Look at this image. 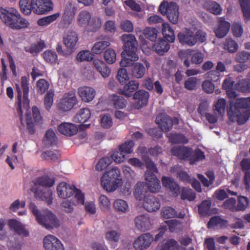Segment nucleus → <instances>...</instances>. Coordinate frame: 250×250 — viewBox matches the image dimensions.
Masks as SVG:
<instances>
[{
	"mask_svg": "<svg viewBox=\"0 0 250 250\" xmlns=\"http://www.w3.org/2000/svg\"><path fill=\"white\" fill-rule=\"evenodd\" d=\"M143 158L145 159L144 156ZM144 160L146 162V168L145 177L148 188L151 192H158L161 189V186L160 180L155 175V173L158 172L157 168L154 163L151 161H149L148 159Z\"/></svg>",
	"mask_w": 250,
	"mask_h": 250,
	"instance_id": "6e6552de",
	"label": "nucleus"
},
{
	"mask_svg": "<svg viewBox=\"0 0 250 250\" xmlns=\"http://www.w3.org/2000/svg\"><path fill=\"white\" fill-rule=\"evenodd\" d=\"M114 209L120 213H126L129 211L128 205L126 201L117 199L113 203Z\"/></svg>",
	"mask_w": 250,
	"mask_h": 250,
	"instance_id": "e433bc0d",
	"label": "nucleus"
},
{
	"mask_svg": "<svg viewBox=\"0 0 250 250\" xmlns=\"http://www.w3.org/2000/svg\"><path fill=\"white\" fill-rule=\"evenodd\" d=\"M121 40L124 44L125 49L121 54L122 59L120 62V66L128 67L133 64V62L139 59L135 52L137 41L132 34H124L121 37Z\"/></svg>",
	"mask_w": 250,
	"mask_h": 250,
	"instance_id": "7ed1b4c3",
	"label": "nucleus"
},
{
	"mask_svg": "<svg viewBox=\"0 0 250 250\" xmlns=\"http://www.w3.org/2000/svg\"><path fill=\"white\" fill-rule=\"evenodd\" d=\"M91 116V111L87 108L80 109L73 118V121L76 123L83 124L87 122Z\"/></svg>",
	"mask_w": 250,
	"mask_h": 250,
	"instance_id": "f704fd0d",
	"label": "nucleus"
},
{
	"mask_svg": "<svg viewBox=\"0 0 250 250\" xmlns=\"http://www.w3.org/2000/svg\"><path fill=\"white\" fill-rule=\"evenodd\" d=\"M162 34L164 38L169 42H173L175 40L174 31L167 22L162 23Z\"/></svg>",
	"mask_w": 250,
	"mask_h": 250,
	"instance_id": "58836bf2",
	"label": "nucleus"
},
{
	"mask_svg": "<svg viewBox=\"0 0 250 250\" xmlns=\"http://www.w3.org/2000/svg\"><path fill=\"white\" fill-rule=\"evenodd\" d=\"M78 40L77 33L73 31L65 32L63 36V43L71 53L75 50Z\"/></svg>",
	"mask_w": 250,
	"mask_h": 250,
	"instance_id": "dca6fc26",
	"label": "nucleus"
},
{
	"mask_svg": "<svg viewBox=\"0 0 250 250\" xmlns=\"http://www.w3.org/2000/svg\"><path fill=\"white\" fill-rule=\"evenodd\" d=\"M145 184L143 182H138L135 187L134 194L135 198L139 201L144 198V193L146 191Z\"/></svg>",
	"mask_w": 250,
	"mask_h": 250,
	"instance_id": "864d4df0",
	"label": "nucleus"
},
{
	"mask_svg": "<svg viewBox=\"0 0 250 250\" xmlns=\"http://www.w3.org/2000/svg\"><path fill=\"white\" fill-rule=\"evenodd\" d=\"M102 22L101 18L98 16L91 15V19L86 28L88 31L95 32L102 26Z\"/></svg>",
	"mask_w": 250,
	"mask_h": 250,
	"instance_id": "a19ab883",
	"label": "nucleus"
},
{
	"mask_svg": "<svg viewBox=\"0 0 250 250\" xmlns=\"http://www.w3.org/2000/svg\"><path fill=\"white\" fill-rule=\"evenodd\" d=\"M104 58L106 63L111 64L116 61V53L112 48H108L105 50L104 54Z\"/></svg>",
	"mask_w": 250,
	"mask_h": 250,
	"instance_id": "13d9d810",
	"label": "nucleus"
},
{
	"mask_svg": "<svg viewBox=\"0 0 250 250\" xmlns=\"http://www.w3.org/2000/svg\"><path fill=\"white\" fill-rule=\"evenodd\" d=\"M32 110V115L26 113V121L23 120L24 124L26 123L29 129L32 127L33 119L37 122H39L41 119L39 110L36 106H33Z\"/></svg>",
	"mask_w": 250,
	"mask_h": 250,
	"instance_id": "2f4dec72",
	"label": "nucleus"
},
{
	"mask_svg": "<svg viewBox=\"0 0 250 250\" xmlns=\"http://www.w3.org/2000/svg\"><path fill=\"white\" fill-rule=\"evenodd\" d=\"M203 6L207 10L214 15H219L222 12V8L220 5L214 1L208 0L205 1Z\"/></svg>",
	"mask_w": 250,
	"mask_h": 250,
	"instance_id": "4c0bfd02",
	"label": "nucleus"
},
{
	"mask_svg": "<svg viewBox=\"0 0 250 250\" xmlns=\"http://www.w3.org/2000/svg\"><path fill=\"white\" fill-rule=\"evenodd\" d=\"M179 42L190 46L194 45L197 42H203L207 39L206 33L202 30L197 31L195 34L187 28L181 31L178 35Z\"/></svg>",
	"mask_w": 250,
	"mask_h": 250,
	"instance_id": "1a4fd4ad",
	"label": "nucleus"
},
{
	"mask_svg": "<svg viewBox=\"0 0 250 250\" xmlns=\"http://www.w3.org/2000/svg\"><path fill=\"white\" fill-rule=\"evenodd\" d=\"M58 131L66 136L75 135L78 131V127L73 124L64 122L58 125Z\"/></svg>",
	"mask_w": 250,
	"mask_h": 250,
	"instance_id": "b1692460",
	"label": "nucleus"
},
{
	"mask_svg": "<svg viewBox=\"0 0 250 250\" xmlns=\"http://www.w3.org/2000/svg\"><path fill=\"white\" fill-rule=\"evenodd\" d=\"M120 176V170L116 167L105 171L101 178V185L104 189L107 192L116 190L122 183Z\"/></svg>",
	"mask_w": 250,
	"mask_h": 250,
	"instance_id": "39448f33",
	"label": "nucleus"
},
{
	"mask_svg": "<svg viewBox=\"0 0 250 250\" xmlns=\"http://www.w3.org/2000/svg\"><path fill=\"white\" fill-rule=\"evenodd\" d=\"M136 228L142 231L149 229L152 225V220L147 214H140L134 218Z\"/></svg>",
	"mask_w": 250,
	"mask_h": 250,
	"instance_id": "a211bd4d",
	"label": "nucleus"
},
{
	"mask_svg": "<svg viewBox=\"0 0 250 250\" xmlns=\"http://www.w3.org/2000/svg\"><path fill=\"white\" fill-rule=\"evenodd\" d=\"M52 195L53 192L50 189H38L34 192V196L37 199L42 200L48 205L52 203Z\"/></svg>",
	"mask_w": 250,
	"mask_h": 250,
	"instance_id": "393cba45",
	"label": "nucleus"
},
{
	"mask_svg": "<svg viewBox=\"0 0 250 250\" xmlns=\"http://www.w3.org/2000/svg\"><path fill=\"white\" fill-rule=\"evenodd\" d=\"M227 111L230 120L244 124L250 116V98L238 99L234 105L230 103Z\"/></svg>",
	"mask_w": 250,
	"mask_h": 250,
	"instance_id": "f03ea898",
	"label": "nucleus"
},
{
	"mask_svg": "<svg viewBox=\"0 0 250 250\" xmlns=\"http://www.w3.org/2000/svg\"><path fill=\"white\" fill-rule=\"evenodd\" d=\"M8 226L11 230H14L19 235L26 237L29 234L28 231L25 229L24 226L15 219L10 220Z\"/></svg>",
	"mask_w": 250,
	"mask_h": 250,
	"instance_id": "cd10ccee",
	"label": "nucleus"
},
{
	"mask_svg": "<svg viewBox=\"0 0 250 250\" xmlns=\"http://www.w3.org/2000/svg\"><path fill=\"white\" fill-rule=\"evenodd\" d=\"M0 19L5 26L13 30H21L30 25L28 20L13 7L0 8Z\"/></svg>",
	"mask_w": 250,
	"mask_h": 250,
	"instance_id": "f257e3e1",
	"label": "nucleus"
},
{
	"mask_svg": "<svg viewBox=\"0 0 250 250\" xmlns=\"http://www.w3.org/2000/svg\"><path fill=\"white\" fill-rule=\"evenodd\" d=\"M91 13L87 10L81 11L76 17L77 24L80 27L86 29L91 19Z\"/></svg>",
	"mask_w": 250,
	"mask_h": 250,
	"instance_id": "7c9ffc66",
	"label": "nucleus"
},
{
	"mask_svg": "<svg viewBox=\"0 0 250 250\" xmlns=\"http://www.w3.org/2000/svg\"><path fill=\"white\" fill-rule=\"evenodd\" d=\"M32 10L37 14H44L53 9V3L51 0H31Z\"/></svg>",
	"mask_w": 250,
	"mask_h": 250,
	"instance_id": "2eb2a0df",
	"label": "nucleus"
},
{
	"mask_svg": "<svg viewBox=\"0 0 250 250\" xmlns=\"http://www.w3.org/2000/svg\"><path fill=\"white\" fill-rule=\"evenodd\" d=\"M121 234L118 230L109 229L105 234V238L110 242H118L120 238Z\"/></svg>",
	"mask_w": 250,
	"mask_h": 250,
	"instance_id": "6e6d98bb",
	"label": "nucleus"
},
{
	"mask_svg": "<svg viewBox=\"0 0 250 250\" xmlns=\"http://www.w3.org/2000/svg\"><path fill=\"white\" fill-rule=\"evenodd\" d=\"M77 10V7L75 3L69 2L66 4L62 17V21L66 26L72 23Z\"/></svg>",
	"mask_w": 250,
	"mask_h": 250,
	"instance_id": "f3484780",
	"label": "nucleus"
},
{
	"mask_svg": "<svg viewBox=\"0 0 250 250\" xmlns=\"http://www.w3.org/2000/svg\"><path fill=\"white\" fill-rule=\"evenodd\" d=\"M92 63L96 70L103 78H106L109 76L111 69L102 60L95 59L93 60Z\"/></svg>",
	"mask_w": 250,
	"mask_h": 250,
	"instance_id": "a878e982",
	"label": "nucleus"
},
{
	"mask_svg": "<svg viewBox=\"0 0 250 250\" xmlns=\"http://www.w3.org/2000/svg\"><path fill=\"white\" fill-rule=\"evenodd\" d=\"M44 60L48 63L55 64L58 62L57 53L51 50H46L42 54Z\"/></svg>",
	"mask_w": 250,
	"mask_h": 250,
	"instance_id": "3c124183",
	"label": "nucleus"
},
{
	"mask_svg": "<svg viewBox=\"0 0 250 250\" xmlns=\"http://www.w3.org/2000/svg\"><path fill=\"white\" fill-rule=\"evenodd\" d=\"M29 209L35 216L37 222L46 229H50L60 226L59 220L50 210L41 211L34 203L30 204Z\"/></svg>",
	"mask_w": 250,
	"mask_h": 250,
	"instance_id": "20e7f679",
	"label": "nucleus"
},
{
	"mask_svg": "<svg viewBox=\"0 0 250 250\" xmlns=\"http://www.w3.org/2000/svg\"><path fill=\"white\" fill-rule=\"evenodd\" d=\"M169 229L171 232H177L183 228L182 224L177 220H171L166 222Z\"/></svg>",
	"mask_w": 250,
	"mask_h": 250,
	"instance_id": "774afa93",
	"label": "nucleus"
},
{
	"mask_svg": "<svg viewBox=\"0 0 250 250\" xmlns=\"http://www.w3.org/2000/svg\"><path fill=\"white\" fill-rule=\"evenodd\" d=\"M156 122L164 131H168L172 127V119L167 115L162 114L158 116L156 119Z\"/></svg>",
	"mask_w": 250,
	"mask_h": 250,
	"instance_id": "c756f323",
	"label": "nucleus"
},
{
	"mask_svg": "<svg viewBox=\"0 0 250 250\" xmlns=\"http://www.w3.org/2000/svg\"><path fill=\"white\" fill-rule=\"evenodd\" d=\"M158 249L161 250H187L183 247L178 246L177 242L173 239L164 240L159 244Z\"/></svg>",
	"mask_w": 250,
	"mask_h": 250,
	"instance_id": "72a5a7b5",
	"label": "nucleus"
},
{
	"mask_svg": "<svg viewBox=\"0 0 250 250\" xmlns=\"http://www.w3.org/2000/svg\"><path fill=\"white\" fill-rule=\"evenodd\" d=\"M239 3L245 19L250 20V0H239Z\"/></svg>",
	"mask_w": 250,
	"mask_h": 250,
	"instance_id": "5fc2aeb1",
	"label": "nucleus"
},
{
	"mask_svg": "<svg viewBox=\"0 0 250 250\" xmlns=\"http://www.w3.org/2000/svg\"><path fill=\"white\" fill-rule=\"evenodd\" d=\"M100 125L104 128H109L113 125L111 116L108 113H104L100 115Z\"/></svg>",
	"mask_w": 250,
	"mask_h": 250,
	"instance_id": "603ef678",
	"label": "nucleus"
},
{
	"mask_svg": "<svg viewBox=\"0 0 250 250\" xmlns=\"http://www.w3.org/2000/svg\"><path fill=\"white\" fill-rule=\"evenodd\" d=\"M54 179L47 176H43L39 177L35 182V184L46 187H51L54 185Z\"/></svg>",
	"mask_w": 250,
	"mask_h": 250,
	"instance_id": "bf43d9fd",
	"label": "nucleus"
},
{
	"mask_svg": "<svg viewBox=\"0 0 250 250\" xmlns=\"http://www.w3.org/2000/svg\"><path fill=\"white\" fill-rule=\"evenodd\" d=\"M159 11L162 15L166 14L168 20L173 24L178 23L179 13V8L176 3L164 1L160 4Z\"/></svg>",
	"mask_w": 250,
	"mask_h": 250,
	"instance_id": "f8f14e48",
	"label": "nucleus"
},
{
	"mask_svg": "<svg viewBox=\"0 0 250 250\" xmlns=\"http://www.w3.org/2000/svg\"><path fill=\"white\" fill-rule=\"evenodd\" d=\"M149 96V93L146 91L139 90L136 92L133 95V99L135 100L134 107L139 109L146 105Z\"/></svg>",
	"mask_w": 250,
	"mask_h": 250,
	"instance_id": "412c9836",
	"label": "nucleus"
},
{
	"mask_svg": "<svg viewBox=\"0 0 250 250\" xmlns=\"http://www.w3.org/2000/svg\"><path fill=\"white\" fill-rule=\"evenodd\" d=\"M112 159L117 164L124 162L126 159V155L122 152V150L118 149L113 152L111 155Z\"/></svg>",
	"mask_w": 250,
	"mask_h": 250,
	"instance_id": "4d7b16f0",
	"label": "nucleus"
},
{
	"mask_svg": "<svg viewBox=\"0 0 250 250\" xmlns=\"http://www.w3.org/2000/svg\"><path fill=\"white\" fill-rule=\"evenodd\" d=\"M146 72V68L140 62L133 63L131 73L132 76L135 78L140 79L143 77Z\"/></svg>",
	"mask_w": 250,
	"mask_h": 250,
	"instance_id": "ea45409f",
	"label": "nucleus"
},
{
	"mask_svg": "<svg viewBox=\"0 0 250 250\" xmlns=\"http://www.w3.org/2000/svg\"><path fill=\"white\" fill-rule=\"evenodd\" d=\"M57 138L54 132L51 129L48 130L45 133L44 139V143L46 146L56 145Z\"/></svg>",
	"mask_w": 250,
	"mask_h": 250,
	"instance_id": "09e8293b",
	"label": "nucleus"
},
{
	"mask_svg": "<svg viewBox=\"0 0 250 250\" xmlns=\"http://www.w3.org/2000/svg\"><path fill=\"white\" fill-rule=\"evenodd\" d=\"M226 106V100L224 98H220L214 103L213 109L215 114L223 116L225 113Z\"/></svg>",
	"mask_w": 250,
	"mask_h": 250,
	"instance_id": "de8ad7c7",
	"label": "nucleus"
},
{
	"mask_svg": "<svg viewBox=\"0 0 250 250\" xmlns=\"http://www.w3.org/2000/svg\"><path fill=\"white\" fill-rule=\"evenodd\" d=\"M162 182L163 186L169 190L173 196L176 197L178 195L180 188L173 179L163 176L162 178Z\"/></svg>",
	"mask_w": 250,
	"mask_h": 250,
	"instance_id": "bb28decb",
	"label": "nucleus"
},
{
	"mask_svg": "<svg viewBox=\"0 0 250 250\" xmlns=\"http://www.w3.org/2000/svg\"><path fill=\"white\" fill-rule=\"evenodd\" d=\"M139 83L135 80L130 81L126 83L122 89L120 90V93L126 96L130 97L132 93L135 91L139 87Z\"/></svg>",
	"mask_w": 250,
	"mask_h": 250,
	"instance_id": "473e14b6",
	"label": "nucleus"
},
{
	"mask_svg": "<svg viewBox=\"0 0 250 250\" xmlns=\"http://www.w3.org/2000/svg\"><path fill=\"white\" fill-rule=\"evenodd\" d=\"M110 104H112L115 108L123 109L125 107L127 102L122 97L112 94L110 95L107 99H100L96 106L101 110H109L108 106Z\"/></svg>",
	"mask_w": 250,
	"mask_h": 250,
	"instance_id": "9d476101",
	"label": "nucleus"
},
{
	"mask_svg": "<svg viewBox=\"0 0 250 250\" xmlns=\"http://www.w3.org/2000/svg\"><path fill=\"white\" fill-rule=\"evenodd\" d=\"M57 193L58 196L62 199L70 198L75 194V198L76 200L77 204H84V196L83 193L74 186L65 182H61L57 187Z\"/></svg>",
	"mask_w": 250,
	"mask_h": 250,
	"instance_id": "0eeeda50",
	"label": "nucleus"
},
{
	"mask_svg": "<svg viewBox=\"0 0 250 250\" xmlns=\"http://www.w3.org/2000/svg\"><path fill=\"white\" fill-rule=\"evenodd\" d=\"M16 90L17 92L16 101L15 102V107L18 114L20 116L21 124L23 125V119L22 117L23 111L27 110L29 105V100L28 99V94L25 95V93H22V91L19 84H15Z\"/></svg>",
	"mask_w": 250,
	"mask_h": 250,
	"instance_id": "9b49d317",
	"label": "nucleus"
},
{
	"mask_svg": "<svg viewBox=\"0 0 250 250\" xmlns=\"http://www.w3.org/2000/svg\"><path fill=\"white\" fill-rule=\"evenodd\" d=\"M110 42L109 41H102L97 42L91 48V52L93 54L99 55L101 54L106 47L109 46Z\"/></svg>",
	"mask_w": 250,
	"mask_h": 250,
	"instance_id": "c03bdc74",
	"label": "nucleus"
},
{
	"mask_svg": "<svg viewBox=\"0 0 250 250\" xmlns=\"http://www.w3.org/2000/svg\"><path fill=\"white\" fill-rule=\"evenodd\" d=\"M161 214L164 218L168 219L175 217L176 215V211L173 208L165 207L162 208Z\"/></svg>",
	"mask_w": 250,
	"mask_h": 250,
	"instance_id": "338daca9",
	"label": "nucleus"
},
{
	"mask_svg": "<svg viewBox=\"0 0 250 250\" xmlns=\"http://www.w3.org/2000/svg\"><path fill=\"white\" fill-rule=\"evenodd\" d=\"M78 100L75 92L70 91L64 93L57 103L58 109L62 112L70 111L77 104Z\"/></svg>",
	"mask_w": 250,
	"mask_h": 250,
	"instance_id": "ddd939ff",
	"label": "nucleus"
},
{
	"mask_svg": "<svg viewBox=\"0 0 250 250\" xmlns=\"http://www.w3.org/2000/svg\"><path fill=\"white\" fill-rule=\"evenodd\" d=\"M43 245L46 250H64L61 241L52 235H48L44 238Z\"/></svg>",
	"mask_w": 250,
	"mask_h": 250,
	"instance_id": "aec40b11",
	"label": "nucleus"
},
{
	"mask_svg": "<svg viewBox=\"0 0 250 250\" xmlns=\"http://www.w3.org/2000/svg\"><path fill=\"white\" fill-rule=\"evenodd\" d=\"M153 47L158 54L163 55L169 50L170 45L167 41L161 39L156 42Z\"/></svg>",
	"mask_w": 250,
	"mask_h": 250,
	"instance_id": "37998d69",
	"label": "nucleus"
},
{
	"mask_svg": "<svg viewBox=\"0 0 250 250\" xmlns=\"http://www.w3.org/2000/svg\"><path fill=\"white\" fill-rule=\"evenodd\" d=\"M77 60L79 62H90L93 59V54L90 51L84 50L80 51L77 56Z\"/></svg>",
	"mask_w": 250,
	"mask_h": 250,
	"instance_id": "052dcab7",
	"label": "nucleus"
},
{
	"mask_svg": "<svg viewBox=\"0 0 250 250\" xmlns=\"http://www.w3.org/2000/svg\"><path fill=\"white\" fill-rule=\"evenodd\" d=\"M227 222L220 217L215 216L211 218L208 223L209 228H214L216 227H221L225 226Z\"/></svg>",
	"mask_w": 250,
	"mask_h": 250,
	"instance_id": "69168bd1",
	"label": "nucleus"
},
{
	"mask_svg": "<svg viewBox=\"0 0 250 250\" xmlns=\"http://www.w3.org/2000/svg\"><path fill=\"white\" fill-rule=\"evenodd\" d=\"M46 47L45 42L41 40L37 42L24 47L26 52L32 54H37Z\"/></svg>",
	"mask_w": 250,
	"mask_h": 250,
	"instance_id": "79ce46f5",
	"label": "nucleus"
},
{
	"mask_svg": "<svg viewBox=\"0 0 250 250\" xmlns=\"http://www.w3.org/2000/svg\"><path fill=\"white\" fill-rule=\"evenodd\" d=\"M153 240L152 236L149 233L142 234L134 242L133 247L136 250H145L149 247Z\"/></svg>",
	"mask_w": 250,
	"mask_h": 250,
	"instance_id": "6ab92c4d",
	"label": "nucleus"
},
{
	"mask_svg": "<svg viewBox=\"0 0 250 250\" xmlns=\"http://www.w3.org/2000/svg\"><path fill=\"white\" fill-rule=\"evenodd\" d=\"M60 16L59 13H56L51 15L41 18L37 21L39 26H46L55 21Z\"/></svg>",
	"mask_w": 250,
	"mask_h": 250,
	"instance_id": "a18cd8bd",
	"label": "nucleus"
},
{
	"mask_svg": "<svg viewBox=\"0 0 250 250\" xmlns=\"http://www.w3.org/2000/svg\"><path fill=\"white\" fill-rule=\"evenodd\" d=\"M78 92L82 101L85 103H90L96 95L95 90L93 87L87 86L80 87Z\"/></svg>",
	"mask_w": 250,
	"mask_h": 250,
	"instance_id": "5701e85b",
	"label": "nucleus"
},
{
	"mask_svg": "<svg viewBox=\"0 0 250 250\" xmlns=\"http://www.w3.org/2000/svg\"><path fill=\"white\" fill-rule=\"evenodd\" d=\"M192 50L188 49L186 50H180L179 52V56L181 60L183 61L184 64L187 67L190 66L189 59L191 58V62L195 64H199L203 61L204 56L199 51H196L192 53Z\"/></svg>",
	"mask_w": 250,
	"mask_h": 250,
	"instance_id": "4468645a",
	"label": "nucleus"
},
{
	"mask_svg": "<svg viewBox=\"0 0 250 250\" xmlns=\"http://www.w3.org/2000/svg\"><path fill=\"white\" fill-rule=\"evenodd\" d=\"M19 6L21 13L26 15H29L31 13L32 5L31 0H19Z\"/></svg>",
	"mask_w": 250,
	"mask_h": 250,
	"instance_id": "8fccbe9b",
	"label": "nucleus"
},
{
	"mask_svg": "<svg viewBox=\"0 0 250 250\" xmlns=\"http://www.w3.org/2000/svg\"><path fill=\"white\" fill-rule=\"evenodd\" d=\"M100 208L104 211H109L111 209V202L109 199L105 195L101 194L98 198Z\"/></svg>",
	"mask_w": 250,
	"mask_h": 250,
	"instance_id": "49530a36",
	"label": "nucleus"
},
{
	"mask_svg": "<svg viewBox=\"0 0 250 250\" xmlns=\"http://www.w3.org/2000/svg\"><path fill=\"white\" fill-rule=\"evenodd\" d=\"M143 205L144 208L150 212L158 210L161 207L159 200L152 195L145 197Z\"/></svg>",
	"mask_w": 250,
	"mask_h": 250,
	"instance_id": "4be33fe9",
	"label": "nucleus"
},
{
	"mask_svg": "<svg viewBox=\"0 0 250 250\" xmlns=\"http://www.w3.org/2000/svg\"><path fill=\"white\" fill-rule=\"evenodd\" d=\"M112 163V160L108 157L101 158L96 166V170L101 171L106 169Z\"/></svg>",
	"mask_w": 250,
	"mask_h": 250,
	"instance_id": "680f3d73",
	"label": "nucleus"
},
{
	"mask_svg": "<svg viewBox=\"0 0 250 250\" xmlns=\"http://www.w3.org/2000/svg\"><path fill=\"white\" fill-rule=\"evenodd\" d=\"M54 96V91L50 89L47 91L44 98V104L45 108L49 110L53 103Z\"/></svg>",
	"mask_w": 250,
	"mask_h": 250,
	"instance_id": "0e129e2a",
	"label": "nucleus"
},
{
	"mask_svg": "<svg viewBox=\"0 0 250 250\" xmlns=\"http://www.w3.org/2000/svg\"><path fill=\"white\" fill-rule=\"evenodd\" d=\"M171 153L181 159H185L191 154V150L185 146H175L171 149Z\"/></svg>",
	"mask_w": 250,
	"mask_h": 250,
	"instance_id": "c9c22d12",
	"label": "nucleus"
},
{
	"mask_svg": "<svg viewBox=\"0 0 250 250\" xmlns=\"http://www.w3.org/2000/svg\"><path fill=\"white\" fill-rule=\"evenodd\" d=\"M222 87L229 98H235L237 96L236 90L242 92L248 91V82L242 76H239L236 79V83H234L233 79L228 77L224 81Z\"/></svg>",
	"mask_w": 250,
	"mask_h": 250,
	"instance_id": "423d86ee",
	"label": "nucleus"
},
{
	"mask_svg": "<svg viewBox=\"0 0 250 250\" xmlns=\"http://www.w3.org/2000/svg\"><path fill=\"white\" fill-rule=\"evenodd\" d=\"M230 24L225 20L224 18H219L218 27L214 30L217 37L222 38L225 36L229 30Z\"/></svg>",
	"mask_w": 250,
	"mask_h": 250,
	"instance_id": "c85d7f7f",
	"label": "nucleus"
},
{
	"mask_svg": "<svg viewBox=\"0 0 250 250\" xmlns=\"http://www.w3.org/2000/svg\"><path fill=\"white\" fill-rule=\"evenodd\" d=\"M225 49H227L230 53L236 52L238 48V45L237 42L231 38H226L224 43Z\"/></svg>",
	"mask_w": 250,
	"mask_h": 250,
	"instance_id": "e2e57ef3",
	"label": "nucleus"
}]
</instances>
